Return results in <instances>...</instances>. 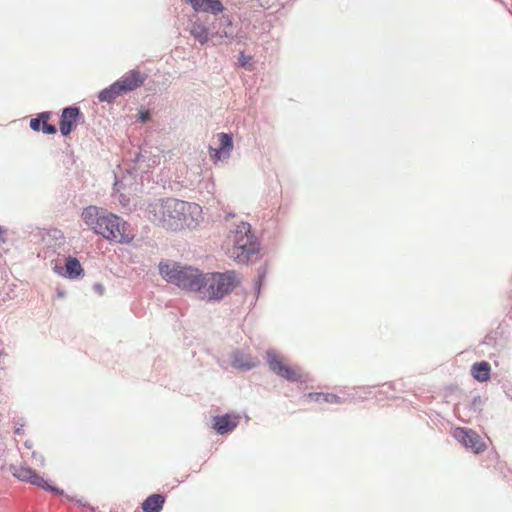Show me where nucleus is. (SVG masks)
Segmentation results:
<instances>
[{
    "label": "nucleus",
    "instance_id": "16",
    "mask_svg": "<svg viewBox=\"0 0 512 512\" xmlns=\"http://www.w3.org/2000/svg\"><path fill=\"white\" fill-rule=\"evenodd\" d=\"M165 503V497L161 494H152L142 503L144 512H160Z\"/></svg>",
    "mask_w": 512,
    "mask_h": 512
},
{
    "label": "nucleus",
    "instance_id": "26",
    "mask_svg": "<svg viewBox=\"0 0 512 512\" xmlns=\"http://www.w3.org/2000/svg\"><path fill=\"white\" fill-rule=\"evenodd\" d=\"M5 230L0 226V237L4 234Z\"/></svg>",
    "mask_w": 512,
    "mask_h": 512
},
{
    "label": "nucleus",
    "instance_id": "4",
    "mask_svg": "<svg viewBox=\"0 0 512 512\" xmlns=\"http://www.w3.org/2000/svg\"><path fill=\"white\" fill-rule=\"evenodd\" d=\"M258 250V243L251 234L250 225L245 222L237 225L232 235V246L228 249L229 257L238 263H247Z\"/></svg>",
    "mask_w": 512,
    "mask_h": 512
},
{
    "label": "nucleus",
    "instance_id": "25",
    "mask_svg": "<svg viewBox=\"0 0 512 512\" xmlns=\"http://www.w3.org/2000/svg\"><path fill=\"white\" fill-rule=\"evenodd\" d=\"M148 118V113L142 114L141 119L145 121Z\"/></svg>",
    "mask_w": 512,
    "mask_h": 512
},
{
    "label": "nucleus",
    "instance_id": "15",
    "mask_svg": "<svg viewBox=\"0 0 512 512\" xmlns=\"http://www.w3.org/2000/svg\"><path fill=\"white\" fill-rule=\"evenodd\" d=\"M232 22L228 17H221L217 19L216 23L213 24L215 31L212 33V37H231L232 36Z\"/></svg>",
    "mask_w": 512,
    "mask_h": 512
},
{
    "label": "nucleus",
    "instance_id": "21",
    "mask_svg": "<svg viewBox=\"0 0 512 512\" xmlns=\"http://www.w3.org/2000/svg\"><path fill=\"white\" fill-rule=\"evenodd\" d=\"M66 273L69 278H77L83 273V268L79 260L75 257L69 256L65 260Z\"/></svg>",
    "mask_w": 512,
    "mask_h": 512
},
{
    "label": "nucleus",
    "instance_id": "1",
    "mask_svg": "<svg viewBox=\"0 0 512 512\" xmlns=\"http://www.w3.org/2000/svg\"><path fill=\"white\" fill-rule=\"evenodd\" d=\"M202 208L175 198L159 199L149 204L147 217L155 225L177 231L198 225Z\"/></svg>",
    "mask_w": 512,
    "mask_h": 512
},
{
    "label": "nucleus",
    "instance_id": "11",
    "mask_svg": "<svg viewBox=\"0 0 512 512\" xmlns=\"http://www.w3.org/2000/svg\"><path fill=\"white\" fill-rule=\"evenodd\" d=\"M145 76L142 75L139 71L131 70L124 74L117 82L122 93H127L129 91H133L136 88L143 85L145 81Z\"/></svg>",
    "mask_w": 512,
    "mask_h": 512
},
{
    "label": "nucleus",
    "instance_id": "23",
    "mask_svg": "<svg viewBox=\"0 0 512 512\" xmlns=\"http://www.w3.org/2000/svg\"><path fill=\"white\" fill-rule=\"evenodd\" d=\"M251 60H252L251 56H247L243 52H241L239 54L238 63H239V65L241 67H243V68H245L247 70H252L253 69V66L251 64Z\"/></svg>",
    "mask_w": 512,
    "mask_h": 512
},
{
    "label": "nucleus",
    "instance_id": "22",
    "mask_svg": "<svg viewBox=\"0 0 512 512\" xmlns=\"http://www.w3.org/2000/svg\"><path fill=\"white\" fill-rule=\"evenodd\" d=\"M232 364L235 368L245 369V370L251 369L255 366V362L250 361V360L247 362H242V360H240L237 356L234 357Z\"/></svg>",
    "mask_w": 512,
    "mask_h": 512
},
{
    "label": "nucleus",
    "instance_id": "27",
    "mask_svg": "<svg viewBox=\"0 0 512 512\" xmlns=\"http://www.w3.org/2000/svg\"><path fill=\"white\" fill-rule=\"evenodd\" d=\"M25 446H26L27 448H29V449H31V448H32V445H31V444H29L28 442H26V443H25Z\"/></svg>",
    "mask_w": 512,
    "mask_h": 512
},
{
    "label": "nucleus",
    "instance_id": "19",
    "mask_svg": "<svg viewBox=\"0 0 512 512\" xmlns=\"http://www.w3.org/2000/svg\"><path fill=\"white\" fill-rule=\"evenodd\" d=\"M306 399L316 403L338 404L341 402L340 398L332 393H309L306 395Z\"/></svg>",
    "mask_w": 512,
    "mask_h": 512
},
{
    "label": "nucleus",
    "instance_id": "13",
    "mask_svg": "<svg viewBox=\"0 0 512 512\" xmlns=\"http://www.w3.org/2000/svg\"><path fill=\"white\" fill-rule=\"evenodd\" d=\"M239 423V417L236 415L225 414L223 416L214 417L213 428L219 434H226L234 430Z\"/></svg>",
    "mask_w": 512,
    "mask_h": 512
},
{
    "label": "nucleus",
    "instance_id": "9",
    "mask_svg": "<svg viewBox=\"0 0 512 512\" xmlns=\"http://www.w3.org/2000/svg\"><path fill=\"white\" fill-rule=\"evenodd\" d=\"M217 138L219 141V148H209L210 157L214 162L229 158L233 149V141L230 134L219 133L217 134Z\"/></svg>",
    "mask_w": 512,
    "mask_h": 512
},
{
    "label": "nucleus",
    "instance_id": "12",
    "mask_svg": "<svg viewBox=\"0 0 512 512\" xmlns=\"http://www.w3.org/2000/svg\"><path fill=\"white\" fill-rule=\"evenodd\" d=\"M194 11L218 15L223 12L224 6L220 0H185Z\"/></svg>",
    "mask_w": 512,
    "mask_h": 512
},
{
    "label": "nucleus",
    "instance_id": "8",
    "mask_svg": "<svg viewBox=\"0 0 512 512\" xmlns=\"http://www.w3.org/2000/svg\"><path fill=\"white\" fill-rule=\"evenodd\" d=\"M12 471L13 475L21 481L30 482L31 484L38 486L42 489L58 493V490L56 488L50 486L42 476L38 475L34 470H32L29 467L13 466Z\"/></svg>",
    "mask_w": 512,
    "mask_h": 512
},
{
    "label": "nucleus",
    "instance_id": "14",
    "mask_svg": "<svg viewBox=\"0 0 512 512\" xmlns=\"http://www.w3.org/2000/svg\"><path fill=\"white\" fill-rule=\"evenodd\" d=\"M50 118V113L43 112L38 115L37 118H33L30 121V127L34 131L42 130L46 134H54L56 133V127L48 123Z\"/></svg>",
    "mask_w": 512,
    "mask_h": 512
},
{
    "label": "nucleus",
    "instance_id": "10",
    "mask_svg": "<svg viewBox=\"0 0 512 512\" xmlns=\"http://www.w3.org/2000/svg\"><path fill=\"white\" fill-rule=\"evenodd\" d=\"M80 117V110L77 107H66L62 110L59 129L62 135H69L76 127L77 121Z\"/></svg>",
    "mask_w": 512,
    "mask_h": 512
},
{
    "label": "nucleus",
    "instance_id": "2",
    "mask_svg": "<svg viewBox=\"0 0 512 512\" xmlns=\"http://www.w3.org/2000/svg\"><path fill=\"white\" fill-rule=\"evenodd\" d=\"M81 217L96 234L116 243H129L134 238L128 224L119 216L97 206L83 209Z\"/></svg>",
    "mask_w": 512,
    "mask_h": 512
},
{
    "label": "nucleus",
    "instance_id": "3",
    "mask_svg": "<svg viewBox=\"0 0 512 512\" xmlns=\"http://www.w3.org/2000/svg\"><path fill=\"white\" fill-rule=\"evenodd\" d=\"M159 271L162 277L182 289L202 293L205 275L198 269L184 267L178 263H160Z\"/></svg>",
    "mask_w": 512,
    "mask_h": 512
},
{
    "label": "nucleus",
    "instance_id": "17",
    "mask_svg": "<svg viewBox=\"0 0 512 512\" xmlns=\"http://www.w3.org/2000/svg\"><path fill=\"white\" fill-rule=\"evenodd\" d=\"M491 367L486 361L474 363L471 367L472 376L479 382H486L490 379Z\"/></svg>",
    "mask_w": 512,
    "mask_h": 512
},
{
    "label": "nucleus",
    "instance_id": "6",
    "mask_svg": "<svg viewBox=\"0 0 512 512\" xmlns=\"http://www.w3.org/2000/svg\"><path fill=\"white\" fill-rule=\"evenodd\" d=\"M266 360L269 368L278 376L291 382H296L301 379L300 369L287 364L284 358L275 351H267Z\"/></svg>",
    "mask_w": 512,
    "mask_h": 512
},
{
    "label": "nucleus",
    "instance_id": "5",
    "mask_svg": "<svg viewBox=\"0 0 512 512\" xmlns=\"http://www.w3.org/2000/svg\"><path fill=\"white\" fill-rule=\"evenodd\" d=\"M239 285L240 278L235 271L207 274L205 275L201 295L202 298L209 300H220Z\"/></svg>",
    "mask_w": 512,
    "mask_h": 512
},
{
    "label": "nucleus",
    "instance_id": "20",
    "mask_svg": "<svg viewBox=\"0 0 512 512\" xmlns=\"http://www.w3.org/2000/svg\"><path fill=\"white\" fill-rule=\"evenodd\" d=\"M120 84H117V82L110 85L108 88L102 90L98 98L101 102H112L114 99L122 95V91L119 88Z\"/></svg>",
    "mask_w": 512,
    "mask_h": 512
},
{
    "label": "nucleus",
    "instance_id": "18",
    "mask_svg": "<svg viewBox=\"0 0 512 512\" xmlns=\"http://www.w3.org/2000/svg\"><path fill=\"white\" fill-rule=\"evenodd\" d=\"M190 33L202 45L206 44L209 40L208 28L201 22H193Z\"/></svg>",
    "mask_w": 512,
    "mask_h": 512
},
{
    "label": "nucleus",
    "instance_id": "24",
    "mask_svg": "<svg viewBox=\"0 0 512 512\" xmlns=\"http://www.w3.org/2000/svg\"><path fill=\"white\" fill-rule=\"evenodd\" d=\"M58 297H63L65 295L64 291L58 290L57 292Z\"/></svg>",
    "mask_w": 512,
    "mask_h": 512
},
{
    "label": "nucleus",
    "instance_id": "7",
    "mask_svg": "<svg viewBox=\"0 0 512 512\" xmlns=\"http://www.w3.org/2000/svg\"><path fill=\"white\" fill-rule=\"evenodd\" d=\"M452 435L464 447L470 449L475 454L486 450V444L480 435L472 429L457 427L453 430Z\"/></svg>",
    "mask_w": 512,
    "mask_h": 512
}]
</instances>
